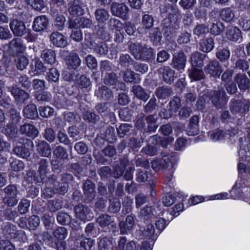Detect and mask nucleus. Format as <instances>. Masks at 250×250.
I'll return each mask as SVG.
<instances>
[{
    "label": "nucleus",
    "mask_w": 250,
    "mask_h": 250,
    "mask_svg": "<svg viewBox=\"0 0 250 250\" xmlns=\"http://www.w3.org/2000/svg\"><path fill=\"white\" fill-rule=\"evenodd\" d=\"M159 72L162 75L164 81L167 83H171L174 80V72L167 66L161 67Z\"/></svg>",
    "instance_id": "4be33fe9"
},
{
    "label": "nucleus",
    "mask_w": 250,
    "mask_h": 250,
    "mask_svg": "<svg viewBox=\"0 0 250 250\" xmlns=\"http://www.w3.org/2000/svg\"><path fill=\"white\" fill-rule=\"evenodd\" d=\"M213 48L214 42L211 38L203 40L200 43V50L204 52H209Z\"/></svg>",
    "instance_id": "e433bc0d"
},
{
    "label": "nucleus",
    "mask_w": 250,
    "mask_h": 250,
    "mask_svg": "<svg viewBox=\"0 0 250 250\" xmlns=\"http://www.w3.org/2000/svg\"><path fill=\"white\" fill-rule=\"evenodd\" d=\"M85 45L89 48L96 51L100 55H105L108 51L107 47L105 43H100L96 44L95 42L90 40L89 38L85 37Z\"/></svg>",
    "instance_id": "9b49d317"
},
{
    "label": "nucleus",
    "mask_w": 250,
    "mask_h": 250,
    "mask_svg": "<svg viewBox=\"0 0 250 250\" xmlns=\"http://www.w3.org/2000/svg\"><path fill=\"white\" fill-rule=\"evenodd\" d=\"M25 144L22 146H17V155L22 158H26L29 156V149L33 146V143L30 140H25Z\"/></svg>",
    "instance_id": "412c9836"
},
{
    "label": "nucleus",
    "mask_w": 250,
    "mask_h": 250,
    "mask_svg": "<svg viewBox=\"0 0 250 250\" xmlns=\"http://www.w3.org/2000/svg\"><path fill=\"white\" fill-rule=\"evenodd\" d=\"M26 20V16L25 14L19 15L17 18V36H22L27 32L24 22Z\"/></svg>",
    "instance_id": "a211bd4d"
},
{
    "label": "nucleus",
    "mask_w": 250,
    "mask_h": 250,
    "mask_svg": "<svg viewBox=\"0 0 250 250\" xmlns=\"http://www.w3.org/2000/svg\"><path fill=\"white\" fill-rule=\"evenodd\" d=\"M65 22V18L62 15H57L54 21V26L57 29L59 30H62L64 23Z\"/></svg>",
    "instance_id": "680f3d73"
},
{
    "label": "nucleus",
    "mask_w": 250,
    "mask_h": 250,
    "mask_svg": "<svg viewBox=\"0 0 250 250\" xmlns=\"http://www.w3.org/2000/svg\"><path fill=\"white\" fill-rule=\"evenodd\" d=\"M207 73L213 77H219L222 72L221 67L218 62L212 61L205 68Z\"/></svg>",
    "instance_id": "2eb2a0df"
},
{
    "label": "nucleus",
    "mask_w": 250,
    "mask_h": 250,
    "mask_svg": "<svg viewBox=\"0 0 250 250\" xmlns=\"http://www.w3.org/2000/svg\"><path fill=\"white\" fill-rule=\"evenodd\" d=\"M123 79L125 82L137 83V75L130 69H127L124 72Z\"/></svg>",
    "instance_id": "de8ad7c7"
},
{
    "label": "nucleus",
    "mask_w": 250,
    "mask_h": 250,
    "mask_svg": "<svg viewBox=\"0 0 250 250\" xmlns=\"http://www.w3.org/2000/svg\"><path fill=\"white\" fill-rule=\"evenodd\" d=\"M32 86L35 90L40 91L45 88V82L43 80L35 79L33 81Z\"/></svg>",
    "instance_id": "69168bd1"
},
{
    "label": "nucleus",
    "mask_w": 250,
    "mask_h": 250,
    "mask_svg": "<svg viewBox=\"0 0 250 250\" xmlns=\"http://www.w3.org/2000/svg\"><path fill=\"white\" fill-rule=\"evenodd\" d=\"M10 114L12 121L7 125L5 130V133L10 138L15 139L16 138V124L13 120L16 118V112L14 110L11 109L10 111Z\"/></svg>",
    "instance_id": "dca6fc26"
},
{
    "label": "nucleus",
    "mask_w": 250,
    "mask_h": 250,
    "mask_svg": "<svg viewBox=\"0 0 250 250\" xmlns=\"http://www.w3.org/2000/svg\"><path fill=\"white\" fill-rule=\"evenodd\" d=\"M79 240L80 241L81 250H91L94 244V240L93 239L81 236Z\"/></svg>",
    "instance_id": "37998d69"
},
{
    "label": "nucleus",
    "mask_w": 250,
    "mask_h": 250,
    "mask_svg": "<svg viewBox=\"0 0 250 250\" xmlns=\"http://www.w3.org/2000/svg\"><path fill=\"white\" fill-rule=\"evenodd\" d=\"M209 100H211L212 104L218 108L224 106L227 101L226 94L223 90L214 92L213 95L211 97H209L208 94H200L197 103L198 108L202 109L205 106L206 103Z\"/></svg>",
    "instance_id": "f03ea898"
},
{
    "label": "nucleus",
    "mask_w": 250,
    "mask_h": 250,
    "mask_svg": "<svg viewBox=\"0 0 250 250\" xmlns=\"http://www.w3.org/2000/svg\"><path fill=\"white\" fill-rule=\"evenodd\" d=\"M245 182L241 178L238 179L230 191L231 197L235 199L241 196L242 193H245L246 191L245 190Z\"/></svg>",
    "instance_id": "f8f14e48"
},
{
    "label": "nucleus",
    "mask_w": 250,
    "mask_h": 250,
    "mask_svg": "<svg viewBox=\"0 0 250 250\" xmlns=\"http://www.w3.org/2000/svg\"><path fill=\"white\" fill-rule=\"evenodd\" d=\"M186 57L183 53H178L177 56H174L173 59L174 67L178 70L183 69L186 65Z\"/></svg>",
    "instance_id": "b1692460"
},
{
    "label": "nucleus",
    "mask_w": 250,
    "mask_h": 250,
    "mask_svg": "<svg viewBox=\"0 0 250 250\" xmlns=\"http://www.w3.org/2000/svg\"><path fill=\"white\" fill-rule=\"evenodd\" d=\"M132 91L138 99L144 101H146L149 97V94L145 92L140 86H134L132 88Z\"/></svg>",
    "instance_id": "4c0bfd02"
},
{
    "label": "nucleus",
    "mask_w": 250,
    "mask_h": 250,
    "mask_svg": "<svg viewBox=\"0 0 250 250\" xmlns=\"http://www.w3.org/2000/svg\"><path fill=\"white\" fill-rule=\"evenodd\" d=\"M134 218L131 215H128L126 218L125 222H120L119 227L122 234H125L131 229L134 226Z\"/></svg>",
    "instance_id": "c756f323"
},
{
    "label": "nucleus",
    "mask_w": 250,
    "mask_h": 250,
    "mask_svg": "<svg viewBox=\"0 0 250 250\" xmlns=\"http://www.w3.org/2000/svg\"><path fill=\"white\" fill-rule=\"evenodd\" d=\"M97 221L101 227H105L109 225L111 222V219L107 214L100 215L97 219Z\"/></svg>",
    "instance_id": "e2e57ef3"
},
{
    "label": "nucleus",
    "mask_w": 250,
    "mask_h": 250,
    "mask_svg": "<svg viewBox=\"0 0 250 250\" xmlns=\"http://www.w3.org/2000/svg\"><path fill=\"white\" fill-rule=\"evenodd\" d=\"M250 102L247 101L243 103L240 101H235L233 102L230 106L231 112H244L249 110Z\"/></svg>",
    "instance_id": "5701e85b"
},
{
    "label": "nucleus",
    "mask_w": 250,
    "mask_h": 250,
    "mask_svg": "<svg viewBox=\"0 0 250 250\" xmlns=\"http://www.w3.org/2000/svg\"><path fill=\"white\" fill-rule=\"evenodd\" d=\"M24 116L30 119H34L38 117L36 105L34 104L27 105L23 110Z\"/></svg>",
    "instance_id": "a878e982"
},
{
    "label": "nucleus",
    "mask_w": 250,
    "mask_h": 250,
    "mask_svg": "<svg viewBox=\"0 0 250 250\" xmlns=\"http://www.w3.org/2000/svg\"><path fill=\"white\" fill-rule=\"evenodd\" d=\"M157 214L154 207L146 206L140 211V216L144 220H148L153 218Z\"/></svg>",
    "instance_id": "cd10ccee"
},
{
    "label": "nucleus",
    "mask_w": 250,
    "mask_h": 250,
    "mask_svg": "<svg viewBox=\"0 0 250 250\" xmlns=\"http://www.w3.org/2000/svg\"><path fill=\"white\" fill-rule=\"evenodd\" d=\"M235 80L241 90H246L248 88L249 80L245 75H238L235 77Z\"/></svg>",
    "instance_id": "c03bdc74"
},
{
    "label": "nucleus",
    "mask_w": 250,
    "mask_h": 250,
    "mask_svg": "<svg viewBox=\"0 0 250 250\" xmlns=\"http://www.w3.org/2000/svg\"><path fill=\"white\" fill-rule=\"evenodd\" d=\"M48 24V20L45 16L37 17L34 21L33 29L37 32L43 31L46 28Z\"/></svg>",
    "instance_id": "4468645a"
},
{
    "label": "nucleus",
    "mask_w": 250,
    "mask_h": 250,
    "mask_svg": "<svg viewBox=\"0 0 250 250\" xmlns=\"http://www.w3.org/2000/svg\"><path fill=\"white\" fill-rule=\"evenodd\" d=\"M77 84L80 88H87L91 86V82L89 79L83 75L77 80Z\"/></svg>",
    "instance_id": "864d4df0"
},
{
    "label": "nucleus",
    "mask_w": 250,
    "mask_h": 250,
    "mask_svg": "<svg viewBox=\"0 0 250 250\" xmlns=\"http://www.w3.org/2000/svg\"><path fill=\"white\" fill-rule=\"evenodd\" d=\"M72 178L71 174H64L62 176V183L57 182L55 176H53L50 179L49 182L50 184H52L54 185V188L58 193L63 194L67 192L68 187V181L72 180Z\"/></svg>",
    "instance_id": "7ed1b4c3"
},
{
    "label": "nucleus",
    "mask_w": 250,
    "mask_h": 250,
    "mask_svg": "<svg viewBox=\"0 0 250 250\" xmlns=\"http://www.w3.org/2000/svg\"><path fill=\"white\" fill-rule=\"evenodd\" d=\"M226 36L228 40L233 42H237L241 39V32L238 28L231 26L228 29L226 32Z\"/></svg>",
    "instance_id": "aec40b11"
},
{
    "label": "nucleus",
    "mask_w": 250,
    "mask_h": 250,
    "mask_svg": "<svg viewBox=\"0 0 250 250\" xmlns=\"http://www.w3.org/2000/svg\"><path fill=\"white\" fill-rule=\"evenodd\" d=\"M26 2L30 4L34 9L41 11L45 7V2L43 0H26Z\"/></svg>",
    "instance_id": "8fccbe9b"
},
{
    "label": "nucleus",
    "mask_w": 250,
    "mask_h": 250,
    "mask_svg": "<svg viewBox=\"0 0 250 250\" xmlns=\"http://www.w3.org/2000/svg\"><path fill=\"white\" fill-rule=\"evenodd\" d=\"M40 115L44 118H47L52 116L54 113V110L49 106H41L39 108Z\"/></svg>",
    "instance_id": "bf43d9fd"
},
{
    "label": "nucleus",
    "mask_w": 250,
    "mask_h": 250,
    "mask_svg": "<svg viewBox=\"0 0 250 250\" xmlns=\"http://www.w3.org/2000/svg\"><path fill=\"white\" fill-rule=\"evenodd\" d=\"M111 10L113 15L125 19L128 12V8L124 3H113L112 4Z\"/></svg>",
    "instance_id": "9d476101"
},
{
    "label": "nucleus",
    "mask_w": 250,
    "mask_h": 250,
    "mask_svg": "<svg viewBox=\"0 0 250 250\" xmlns=\"http://www.w3.org/2000/svg\"><path fill=\"white\" fill-rule=\"evenodd\" d=\"M39 165L38 172L40 174V178L37 177L36 180L38 182H41L45 177L48 163L45 159H42L40 161Z\"/></svg>",
    "instance_id": "ea45409f"
},
{
    "label": "nucleus",
    "mask_w": 250,
    "mask_h": 250,
    "mask_svg": "<svg viewBox=\"0 0 250 250\" xmlns=\"http://www.w3.org/2000/svg\"><path fill=\"white\" fill-rule=\"evenodd\" d=\"M20 132L22 134L33 138L36 137L39 133L38 129L30 124H25L21 125L20 128Z\"/></svg>",
    "instance_id": "6ab92c4d"
},
{
    "label": "nucleus",
    "mask_w": 250,
    "mask_h": 250,
    "mask_svg": "<svg viewBox=\"0 0 250 250\" xmlns=\"http://www.w3.org/2000/svg\"><path fill=\"white\" fill-rule=\"evenodd\" d=\"M57 221L61 224L66 225L70 222V216L64 212H60L57 217Z\"/></svg>",
    "instance_id": "774afa93"
},
{
    "label": "nucleus",
    "mask_w": 250,
    "mask_h": 250,
    "mask_svg": "<svg viewBox=\"0 0 250 250\" xmlns=\"http://www.w3.org/2000/svg\"><path fill=\"white\" fill-rule=\"evenodd\" d=\"M127 161L126 160H124L121 162L120 167H115L114 169V172L113 173L114 177L115 178H118L120 177L123 173V172L126 167V163Z\"/></svg>",
    "instance_id": "0e129e2a"
},
{
    "label": "nucleus",
    "mask_w": 250,
    "mask_h": 250,
    "mask_svg": "<svg viewBox=\"0 0 250 250\" xmlns=\"http://www.w3.org/2000/svg\"><path fill=\"white\" fill-rule=\"evenodd\" d=\"M117 82V76L113 73L106 74L104 78V83L108 85H114L116 84Z\"/></svg>",
    "instance_id": "6e6d98bb"
},
{
    "label": "nucleus",
    "mask_w": 250,
    "mask_h": 250,
    "mask_svg": "<svg viewBox=\"0 0 250 250\" xmlns=\"http://www.w3.org/2000/svg\"><path fill=\"white\" fill-rule=\"evenodd\" d=\"M208 31L207 27L203 24L197 25L194 29V34L197 37H203Z\"/></svg>",
    "instance_id": "4d7b16f0"
},
{
    "label": "nucleus",
    "mask_w": 250,
    "mask_h": 250,
    "mask_svg": "<svg viewBox=\"0 0 250 250\" xmlns=\"http://www.w3.org/2000/svg\"><path fill=\"white\" fill-rule=\"evenodd\" d=\"M96 20L100 23H104L109 18L107 11L103 8L97 9L95 12Z\"/></svg>",
    "instance_id": "58836bf2"
},
{
    "label": "nucleus",
    "mask_w": 250,
    "mask_h": 250,
    "mask_svg": "<svg viewBox=\"0 0 250 250\" xmlns=\"http://www.w3.org/2000/svg\"><path fill=\"white\" fill-rule=\"evenodd\" d=\"M99 250H109L111 248V241L107 238H103L99 242Z\"/></svg>",
    "instance_id": "5fc2aeb1"
},
{
    "label": "nucleus",
    "mask_w": 250,
    "mask_h": 250,
    "mask_svg": "<svg viewBox=\"0 0 250 250\" xmlns=\"http://www.w3.org/2000/svg\"><path fill=\"white\" fill-rule=\"evenodd\" d=\"M83 191L88 200H92L95 196V186L89 180H87L83 184Z\"/></svg>",
    "instance_id": "473e14b6"
},
{
    "label": "nucleus",
    "mask_w": 250,
    "mask_h": 250,
    "mask_svg": "<svg viewBox=\"0 0 250 250\" xmlns=\"http://www.w3.org/2000/svg\"><path fill=\"white\" fill-rule=\"evenodd\" d=\"M53 234L58 240H62L67 237L68 231L65 228L61 227L58 228L54 230Z\"/></svg>",
    "instance_id": "49530a36"
},
{
    "label": "nucleus",
    "mask_w": 250,
    "mask_h": 250,
    "mask_svg": "<svg viewBox=\"0 0 250 250\" xmlns=\"http://www.w3.org/2000/svg\"><path fill=\"white\" fill-rule=\"evenodd\" d=\"M53 154L60 160L66 159L68 156L66 149L61 146H57L53 151Z\"/></svg>",
    "instance_id": "3c124183"
},
{
    "label": "nucleus",
    "mask_w": 250,
    "mask_h": 250,
    "mask_svg": "<svg viewBox=\"0 0 250 250\" xmlns=\"http://www.w3.org/2000/svg\"><path fill=\"white\" fill-rule=\"evenodd\" d=\"M225 136V133L222 130L217 129L212 132L210 135V140L213 142L222 140Z\"/></svg>",
    "instance_id": "052dcab7"
},
{
    "label": "nucleus",
    "mask_w": 250,
    "mask_h": 250,
    "mask_svg": "<svg viewBox=\"0 0 250 250\" xmlns=\"http://www.w3.org/2000/svg\"><path fill=\"white\" fill-rule=\"evenodd\" d=\"M234 17V14L229 8H225L221 11L220 18L226 22H230Z\"/></svg>",
    "instance_id": "79ce46f5"
},
{
    "label": "nucleus",
    "mask_w": 250,
    "mask_h": 250,
    "mask_svg": "<svg viewBox=\"0 0 250 250\" xmlns=\"http://www.w3.org/2000/svg\"><path fill=\"white\" fill-rule=\"evenodd\" d=\"M29 63L27 57L24 55L17 56V68L21 70L24 69Z\"/></svg>",
    "instance_id": "a18cd8bd"
},
{
    "label": "nucleus",
    "mask_w": 250,
    "mask_h": 250,
    "mask_svg": "<svg viewBox=\"0 0 250 250\" xmlns=\"http://www.w3.org/2000/svg\"><path fill=\"white\" fill-rule=\"evenodd\" d=\"M38 152L44 157L49 156L51 153L49 145L44 141H40L37 145Z\"/></svg>",
    "instance_id": "c85d7f7f"
},
{
    "label": "nucleus",
    "mask_w": 250,
    "mask_h": 250,
    "mask_svg": "<svg viewBox=\"0 0 250 250\" xmlns=\"http://www.w3.org/2000/svg\"><path fill=\"white\" fill-rule=\"evenodd\" d=\"M189 77L191 81H199L204 79V73L201 68H197L192 67L189 71Z\"/></svg>",
    "instance_id": "c9c22d12"
},
{
    "label": "nucleus",
    "mask_w": 250,
    "mask_h": 250,
    "mask_svg": "<svg viewBox=\"0 0 250 250\" xmlns=\"http://www.w3.org/2000/svg\"><path fill=\"white\" fill-rule=\"evenodd\" d=\"M69 12L73 17L80 16L84 14L86 6V0H73L69 3Z\"/></svg>",
    "instance_id": "39448f33"
},
{
    "label": "nucleus",
    "mask_w": 250,
    "mask_h": 250,
    "mask_svg": "<svg viewBox=\"0 0 250 250\" xmlns=\"http://www.w3.org/2000/svg\"><path fill=\"white\" fill-rule=\"evenodd\" d=\"M95 94L98 97L104 100H108L112 97V91L105 86L99 87L98 90L95 91Z\"/></svg>",
    "instance_id": "72a5a7b5"
},
{
    "label": "nucleus",
    "mask_w": 250,
    "mask_h": 250,
    "mask_svg": "<svg viewBox=\"0 0 250 250\" xmlns=\"http://www.w3.org/2000/svg\"><path fill=\"white\" fill-rule=\"evenodd\" d=\"M65 62L68 68L76 69L80 65L81 60L77 54L71 52L65 57Z\"/></svg>",
    "instance_id": "ddd939ff"
},
{
    "label": "nucleus",
    "mask_w": 250,
    "mask_h": 250,
    "mask_svg": "<svg viewBox=\"0 0 250 250\" xmlns=\"http://www.w3.org/2000/svg\"><path fill=\"white\" fill-rule=\"evenodd\" d=\"M69 12L73 17L80 16L84 14L86 6V0H73L69 3Z\"/></svg>",
    "instance_id": "423d86ee"
},
{
    "label": "nucleus",
    "mask_w": 250,
    "mask_h": 250,
    "mask_svg": "<svg viewBox=\"0 0 250 250\" xmlns=\"http://www.w3.org/2000/svg\"><path fill=\"white\" fill-rule=\"evenodd\" d=\"M91 23L92 21L89 19L85 18H76L74 20H70L69 27H73L76 26L79 28L80 27L87 28L90 26Z\"/></svg>",
    "instance_id": "f3484780"
},
{
    "label": "nucleus",
    "mask_w": 250,
    "mask_h": 250,
    "mask_svg": "<svg viewBox=\"0 0 250 250\" xmlns=\"http://www.w3.org/2000/svg\"><path fill=\"white\" fill-rule=\"evenodd\" d=\"M206 56L199 52L193 53L191 57V63L193 67L202 68L203 66V60Z\"/></svg>",
    "instance_id": "7c9ffc66"
},
{
    "label": "nucleus",
    "mask_w": 250,
    "mask_h": 250,
    "mask_svg": "<svg viewBox=\"0 0 250 250\" xmlns=\"http://www.w3.org/2000/svg\"><path fill=\"white\" fill-rule=\"evenodd\" d=\"M224 29V26L220 21L213 23L210 28V32L212 35L217 36L221 33Z\"/></svg>",
    "instance_id": "09e8293b"
},
{
    "label": "nucleus",
    "mask_w": 250,
    "mask_h": 250,
    "mask_svg": "<svg viewBox=\"0 0 250 250\" xmlns=\"http://www.w3.org/2000/svg\"><path fill=\"white\" fill-rule=\"evenodd\" d=\"M142 24L143 28L138 29L140 33H144L146 32V30L152 27L154 24V19L152 16L148 14H145L142 20Z\"/></svg>",
    "instance_id": "bb28decb"
},
{
    "label": "nucleus",
    "mask_w": 250,
    "mask_h": 250,
    "mask_svg": "<svg viewBox=\"0 0 250 250\" xmlns=\"http://www.w3.org/2000/svg\"><path fill=\"white\" fill-rule=\"evenodd\" d=\"M161 10L162 12H167L168 13V19L171 21H176L181 18L178 8L176 6H172L170 8H168L167 10H166L164 8Z\"/></svg>",
    "instance_id": "f704fd0d"
},
{
    "label": "nucleus",
    "mask_w": 250,
    "mask_h": 250,
    "mask_svg": "<svg viewBox=\"0 0 250 250\" xmlns=\"http://www.w3.org/2000/svg\"><path fill=\"white\" fill-rule=\"evenodd\" d=\"M33 62L35 65L34 75L39 74L45 71V68L41 60L35 59Z\"/></svg>",
    "instance_id": "13d9d810"
},
{
    "label": "nucleus",
    "mask_w": 250,
    "mask_h": 250,
    "mask_svg": "<svg viewBox=\"0 0 250 250\" xmlns=\"http://www.w3.org/2000/svg\"><path fill=\"white\" fill-rule=\"evenodd\" d=\"M43 136L47 141L50 143L54 142L56 138V134L53 129L51 128H47L45 129Z\"/></svg>",
    "instance_id": "338daca9"
},
{
    "label": "nucleus",
    "mask_w": 250,
    "mask_h": 250,
    "mask_svg": "<svg viewBox=\"0 0 250 250\" xmlns=\"http://www.w3.org/2000/svg\"><path fill=\"white\" fill-rule=\"evenodd\" d=\"M199 118L197 116L192 117L189 123L188 129L187 130L188 134L189 136H194L198 134Z\"/></svg>",
    "instance_id": "2f4dec72"
},
{
    "label": "nucleus",
    "mask_w": 250,
    "mask_h": 250,
    "mask_svg": "<svg viewBox=\"0 0 250 250\" xmlns=\"http://www.w3.org/2000/svg\"><path fill=\"white\" fill-rule=\"evenodd\" d=\"M41 58L45 62L52 64L56 61V54L52 49H44L41 53Z\"/></svg>",
    "instance_id": "393cba45"
},
{
    "label": "nucleus",
    "mask_w": 250,
    "mask_h": 250,
    "mask_svg": "<svg viewBox=\"0 0 250 250\" xmlns=\"http://www.w3.org/2000/svg\"><path fill=\"white\" fill-rule=\"evenodd\" d=\"M178 160V156L173 154L170 156H165L162 159H157L151 162V167L154 170H165L166 181L169 187L173 184L174 178L172 174L174 172V167Z\"/></svg>",
    "instance_id": "f257e3e1"
},
{
    "label": "nucleus",
    "mask_w": 250,
    "mask_h": 250,
    "mask_svg": "<svg viewBox=\"0 0 250 250\" xmlns=\"http://www.w3.org/2000/svg\"><path fill=\"white\" fill-rule=\"evenodd\" d=\"M54 104L58 108H66L68 105V101L61 94H56L54 97Z\"/></svg>",
    "instance_id": "a19ab883"
},
{
    "label": "nucleus",
    "mask_w": 250,
    "mask_h": 250,
    "mask_svg": "<svg viewBox=\"0 0 250 250\" xmlns=\"http://www.w3.org/2000/svg\"><path fill=\"white\" fill-rule=\"evenodd\" d=\"M75 212L77 218L83 221H89L93 216L89 208L83 205H78L75 208Z\"/></svg>",
    "instance_id": "6e6552de"
},
{
    "label": "nucleus",
    "mask_w": 250,
    "mask_h": 250,
    "mask_svg": "<svg viewBox=\"0 0 250 250\" xmlns=\"http://www.w3.org/2000/svg\"><path fill=\"white\" fill-rule=\"evenodd\" d=\"M130 50L132 54L137 60H145L150 57L152 54V50L151 48L143 47L139 44H130Z\"/></svg>",
    "instance_id": "20e7f679"
},
{
    "label": "nucleus",
    "mask_w": 250,
    "mask_h": 250,
    "mask_svg": "<svg viewBox=\"0 0 250 250\" xmlns=\"http://www.w3.org/2000/svg\"><path fill=\"white\" fill-rule=\"evenodd\" d=\"M69 12L73 17L80 16L84 14L86 6V0H73L69 3Z\"/></svg>",
    "instance_id": "0eeeda50"
},
{
    "label": "nucleus",
    "mask_w": 250,
    "mask_h": 250,
    "mask_svg": "<svg viewBox=\"0 0 250 250\" xmlns=\"http://www.w3.org/2000/svg\"><path fill=\"white\" fill-rule=\"evenodd\" d=\"M229 56V51L227 49H218L216 53V58L221 62L228 60Z\"/></svg>",
    "instance_id": "603ef678"
},
{
    "label": "nucleus",
    "mask_w": 250,
    "mask_h": 250,
    "mask_svg": "<svg viewBox=\"0 0 250 250\" xmlns=\"http://www.w3.org/2000/svg\"><path fill=\"white\" fill-rule=\"evenodd\" d=\"M50 40L52 43L57 47H64L67 45L65 37L58 32H53L50 36Z\"/></svg>",
    "instance_id": "1a4fd4ad"
}]
</instances>
